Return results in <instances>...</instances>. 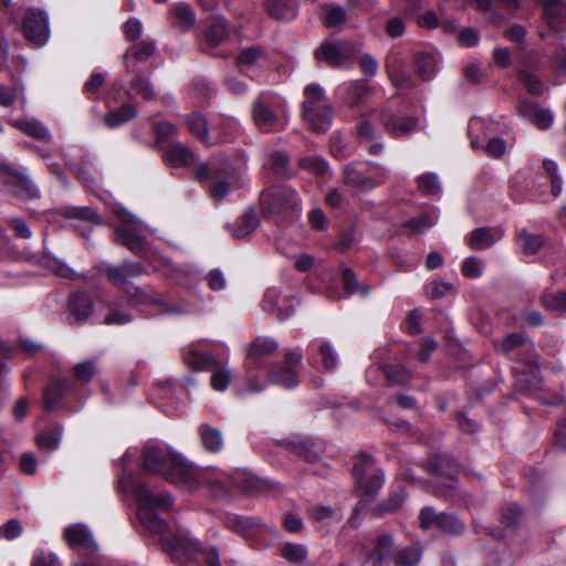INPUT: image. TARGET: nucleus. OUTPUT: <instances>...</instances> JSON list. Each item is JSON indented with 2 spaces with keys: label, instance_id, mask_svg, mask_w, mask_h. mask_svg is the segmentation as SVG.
Instances as JSON below:
<instances>
[{
  "label": "nucleus",
  "instance_id": "aec40b11",
  "mask_svg": "<svg viewBox=\"0 0 566 566\" xmlns=\"http://www.w3.org/2000/svg\"><path fill=\"white\" fill-rule=\"evenodd\" d=\"M423 468L430 474L446 476L451 481L446 490L437 491L438 496H451L453 481L460 472L458 463L449 454H434L427 460Z\"/></svg>",
  "mask_w": 566,
  "mask_h": 566
},
{
  "label": "nucleus",
  "instance_id": "bf43d9fd",
  "mask_svg": "<svg viewBox=\"0 0 566 566\" xmlns=\"http://www.w3.org/2000/svg\"><path fill=\"white\" fill-rule=\"evenodd\" d=\"M518 238L522 242L523 252L528 255L537 253L545 243L543 235L533 234L526 230L521 231Z\"/></svg>",
  "mask_w": 566,
  "mask_h": 566
},
{
  "label": "nucleus",
  "instance_id": "b1692460",
  "mask_svg": "<svg viewBox=\"0 0 566 566\" xmlns=\"http://www.w3.org/2000/svg\"><path fill=\"white\" fill-rule=\"evenodd\" d=\"M74 388L75 386L70 379H52L43 392L44 410L54 411L64 408L63 400Z\"/></svg>",
  "mask_w": 566,
  "mask_h": 566
},
{
  "label": "nucleus",
  "instance_id": "79ce46f5",
  "mask_svg": "<svg viewBox=\"0 0 566 566\" xmlns=\"http://www.w3.org/2000/svg\"><path fill=\"white\" fill-rule=\"evenodd\" d=\"M157 45L154 40L145 39L138 42H135L124 54L123 61L125 63L126 70L129 71V66L127 64L128 55H132L139 62H145L149 60L156 52Z\"/></svg>",
  "mask_w": 566,
  "mask_h": 566
},
{
  "label": "nucleus",
  "instance_id": "37998d69",
  "mask_svg": "<svg viewBox=\"0 0 566 566\" xmlns=\"http://www.w3.org/2000/svg\"><path fill=\"white\" fill-rule=\"evenodd\" d=\"M199 436L205 450L208 452L217 453L222 449L223 438L219 429L202 423L199 427Z\"/></svg>",
  "mask_w": 566,
  "mask_h": 566
},
{
  "label": "nucleus",
  "instance_id": "c756f323",
  "mask_svg": "<svg viewBox=\"0 0 566 566\" xmlns=\"http://www.w3.org/2000/svg\"><path fill=\"white\" fill-rule=\"evenodd\" d=\"M394 539L390 535L384 534L376 538L374 548L367 556V562L373 566H380L388 559H395L396 553Z\"/></svg>",
  "mask_w": 566,
  "mask_h": 566
},
{
  "label": "nucleus",
  "instance_id": "338daca9",
  "mask_svg": "<svg viewBox=\"0 0 566 566\" xmlns=\"http://www.w3.org/2000/svg\"><path fill=\"white\" fill-rule=\"evenodd\" d=\"M96 371V361L93 359L81 361L73 368L75 379L82 382H90Z\"/></svg>",
  "mask_w": 566,
  "mask_h": 566
},
{
  "label": "nucleus",
  "instance_id": "13d9d810",
  "mask_svg": "<svg viewBox=\"0 0 566 566\" xmlns=\"http://www.w3.org/2000/svg\"><path fill=\"white\" fill-rule=\"evenodd\" d=\"M281 555L292 564H302L307 557V549L302 544L286 543L281 548Z\"/></svg>",
  "mask_w": 566,
  "mask_h": 566
},
{
  "label": "nucleus",
  "instance_id": "a878e982",
  "mask_svg": "<svg viewBox=\"0 0 566 566\" xmlns=\"http://www.w3.org/2000/svg\"><path fill=\"white\" fill-rule=\"evenodd\" d=\"M279 349V344L271 338L258 337L249 347L245 365L266 367V358Z\"/></svg>",
  "mask_w": 566,
  "mask_h": 566
},
{
  "label": "nucleus",
  "instance_id": "6e6d98bb",
  "mask_svg": "<svg viewBox=\"0 0 566 566\" xmlns=\"http://www.w3.org/2000/svg\"><path fill=\"white\" fill-rule=\"evenodd\" d=\"M418 190L423 196H436L441 192V182L433 172H424L417 178Z\"/></svg>",
  "mask_w": 566,
  "mask_h": 566
},
{
  "label": "nucleus",
  "instance_id": "cd10ccee",
  "mask_svg": "<svg viewBox=\"0 0 566 566\" xmlns=\"http://www.w3.org/2000/svg\"><path fill=\"white\" fill-rule=\"evenodd\" d=\"M336 92L349 107H356L369 94L370 86L366 80H356L340 84Z\"/></svg>",
  "mask_w": 566,
  "mask_h": 566
},
{
  "label": "nucleus",
  "instance_id": "ddd939ff",
  "mask_svg": "<svg viewBox=\"0 0 566 566\" xmlns=\"http://www.w3.org/2000/svg\"><path fill=\"white\" fill-rule=\"evenodd\" d=\"M179 492H186L188 494H193L197 492L203 484H208L211 490H216L218 494L226 493L224 485L218 481L212 480L208 481L205 476V472L193 465L192 463L181 459L179 457Z\"/></svg>",
  "mask_w": 566,
  "mask_h": 566
},
{
  "label": "nucleus",
  "instance_id": "0e129e2a",
  "mask_svg": "<svg viewBox=\"0 0 566 566\" xmlns=\"http://www.w3.org/2000/svg\"><path fill=\"white\" fill-rule=\"evenodd\" d=\"M543 168L549 178L552 195L554 197H558L563 189V182L560 176L558 175L557 164L552 159H545L543 161Z\"/></svg>",
  "mask_w": 566,
  "mask_h": 566
},
{
  "label": "nucleus",
  "instance_id": "f3484780",
  "mask_svg": "<svg viewBox=\"0 0 566 566\" xmlns=\"http://www.w3.org/2000/svg\"><path fill=\"white\" fill-rule=\"evenodd\" d=\"M22 33L30 42L43 45L50 36L49 17L45 11L30 8L24 15Z\"/></svg>",
  "mask_w": 566,
  "mask_h": 566
},
{
  "label": "nucleus",
  "instance_id": "e2e57ef3",
  "mask_svg": "<svg viewBox=\"0 0 566 566\" xmlns=\"http://www.w3.org/2000/svg\"><path fill=\"white\" fill-rule=\"evenodd\" d=\"M356 134L360 142L373 143L380 138L377 129L374 127L368 117L363 115L356 125Z\"/></svg>",
  "mask_w": 566,
  "mask_h": 566
},
{
  "label": "nucleus",
  "instance_id": "e433bc0d",
  "mask_svg": "<svg viewBox=\"0 0 566 566\" xmlns=\"http://www.w3.org/2000/svg\"><path fill=\"white\" fill-rule=\"evenodd\" d=\"M10 124L23 134L38 140H50L52 135L49 128L36 118L13 119Z\"/></svg>",
  "mask_w": 566,
  "mask_h": 566
},
{
  "label": "nucleus",
  "instance_id": "20e7f679",
  "mask_svg": "<svg viewBox=\"0 0 566 566\" xmlns=\"http://www.w3.org/2000/svg\"><path fill=\"white\" fill-rule=\"evenodd\" d=\"M303 116L312 129L325 134L332 126L333 111L328 104L323 88L317 84H310L304 90Z\"/></svg>",
  "mask_w": 566,
  "mask_h": 566
},
{
  "label": "nucleus",
  "instance_id": "1a4fd4ad",
  "mask_svg": "<svg viewBox=\"0 0 566 566\" xmlns=\"http://www.w3.org/2000/svg\"><path fill=\"white\" fill-rule=\"evenodd\" d=\"M353 475L359 491L367 496L376 495L385 483V473L369 454H360L353 467Z\"/></svg>",
  "mask_w": 566,
  "mask_h": 566
},
{
  "label": "nucleus",
  "instance_id": "f8f14e48",
  "mask_svg": "<svg viewBox=\"0 0 566 566\" xmlns=\"http://www.w3.org/2000/svg\"><path fill=\"white\" fill-rule=\"evenodd\" d=\"M302 365V355L289 349L284 354V361L272 365L266 375L272 384L291 389L300 382L298 369Z\"/></svg>",
  "mask_w": 566,
  "mask_h": 566
},
{
  "label": "nucleus",
  "instance_id": "6e6552de",
  "mask_svg": "<svg viewBox=\"0 0 566 566\" xmlns=\"http://www.w3.org/2000/svg\"><path fill=\"white\" fill-rule=\"evenodd\" d=\"M284 101L272 92L260 93L252 102L251 116L254 125L262 132L272 130L280 120Z\"/></svg>",
  "mask_w": 566,
  "mask_h": 566
},
{
  "label": "nucleus",
  "instance_id": "6ab92c4d",
  "mask_svg": "<svg viewBox=\"0 0 566 566\" xmlns=\"http://www.w3.org/2000/svg\"><path fill=\"white\" fill-rule=\"evenodd\" d=\"M370 165L377 169L374 177L364 175L358 171L354 166L347 165L344 167L343 182L356 191H368L384 184L388 179V171L376 163Z\"/></svg>",
  "mask_w": 566,
  "mask_h": 566
},
{
  "label": "nucleus",
  "instance_id": "a19ab883",
  "mask_svg": "<svg viewBox=\"0 0 566 566\" xmlns=\"http://www.w3.org/2000/svg\"><path fill=\"white\" fill-rule=\"evenodd\" d=\"M380 370L391 386H407L412 378L411 371L406 366L399 364L381 365Z\"/></svg>",
  "mask_w": 566,
  "mask_h": 566
},
{
  "label": "nucleus",
  "instance_id": "5701e85b",
  "mask_svg": "<svg viewBox=\"0 0 566 566\" xmlns=\"http://www.w3.org/2000/svg\"><path fill=\"white\" fill-rule=\"evenodd\" d=\"M67 311L71 323L82 325L88 322L94 311V301L90 293L73 292L67 300Z\"/></svg>",
  "mask_w": 566,
  "mask_h": 566
},
{
  "label": "nucleus",
  "instance_id": "69168bd1",
  "mask_svg": "<svg viewBox=\"0 0 566 566\" xmlns=\"http://www.w3.org/2000/svg\"><path fill=\"white\" fill-rule=\"evenodd\" d=\"M300 166L317 176H324L328 171V164L326 160L317 156H305L301 158Z\"/></svg>",
  "mask_w": 566,
  "mask_h": 566
},
{
  "label": "nucleus",
  "instance_id": "f704fd0d",
  "mask_svg": "<svg viewBox=\"0 0 566 566\" xmlns=\"http://www.w3.org/2000/svg\"><path fill=\"white\" fill-rule=\"evenodd\" d=\"M185 126L188 132L206 145H212L210 140L209 125L207 118L199 112H192L185 117Z\"/></svg>",
  "mask_w": 566,
  "mask_h": 566
},
{
  "label": "nucleus",
  "instance_id": "39448f33",
  "mask_svg": "<svg viewBox=\"0 0 566 566\" xmlns=\"http://www.w3.org/2000/svg\"><path fill=\"white\" fill-rule=\"evenodd\" d=\"M142 459L145 472L176 483L177 455L168 446L160 442H148L144 447Z\"/></svg>",
  "mask_w": 566,
  "mask_h": 566
},
{
  "label": "nucleus",
  "instance_id": "09e8293b",
  "mask_svg": "<svg viewBox=\"0 0 566 566\" xmlns=\"http://www.w3.org/2000/svg\"><path fill=\"white\" fill-rule=\"evenodd\" d=\"M61 213L67 219H77L91 224L102 223L98 213L90 207L65 206L61 208Z\"/></svg>",
  "mask_w": 566,
  "mask_h": 566
},
{
  "label": "nucleus",
  "instance_id": "7c9ffc66",
  "mask_svg": "<svg viewBox=\"0 0 566 566\" xmlns=\"http://www.w3.org/2000/svg\"><path fill=\"white\" fill-rule=\"evenodd\" d=\"M413 71L421 81H431L438 73L437 56L431 52H416L413 54Z\"/></svg>",
  "mask_w": 566,
  "mask_h": 566
},
{
  "label": "nucleus",
  "instance_id": "4d7b16f0",
  "mask_svg": "<svg viewBox=\"0 0 566 566\" xmlns=\"http://www.w3.org/2000/svg\"><path fill=\"white\" fill-rule=\"evenodd\" d=\"M438 219L439 217L436 212H424L406 221L405 227L416 232H423L432 228L438 222Z\"/></svg>",
  "mask_w": 566,
  "mask_h": 566
},
{
  "label": "nucleus",
  "instance_id": "0eeeda50",
  "mask_svg": "<svg viewBox=\"0 0 566 566\" xmlns=\"http://www.w3.org/2000/svg\"><path fill=\"white\" fill-rule=\"evenodd\" d=\"M185 364L192 370H210L211 387L217 391H224L232 380L231 370L218 363L203 352L189 348L182 354Z\"/></svg>",
  "mask_w": 566,
  "mask_h": 566
},
{
  "label": "nucleus",
  "instance_id": "bb28decb",
  "mask_svg": "<svg viewBox=\"0 0 566 566\" xmlns=\"http://www.w3.org/2000/svg\"><path fill=\"white\" fill-rule=\"evenodd\" d=\"M153 402L165 413L174 416L176 408V390L171 380L158 381L151 392Z\"/></svg>",
  "mask_w": 566,
  "mask_h": 566
},
{
  "label": "nucleus",
  "instance_id": "603ef678",
  "mask_svg": "<svg viewBox=\"0 0 566 566\" xmlns=\"http://www.w3.org/2000/svg\"><path fill=\"white\" fill-rule=\"evenodd\" d=\"M422 556V551L418 545H412L395 553V566H418Z\"/></svg>",
  "mask_w": 566,
  "mask_h": 566
},
{
  "label": "nucleus",
  "instance_id": "680f3d73",
  "mask_svg": "<svg viewBox=\"0 0 566 566\" xmlns=\"http://www.w3.org/2000/svg\"><path fill=\"white\" fill-rule=\"evenodd\" d=\"M542 305L556 312H566V291H558L554 293H545L541 298Z\"/></svg>",
  "mask_w": 566,
  "mask_h": 566
},
{
  "label": "nucleus",
  "instance_id": "5fc2aeb1",
  "mask_svg": "<svg viewBox=\"0 0 566 566\" xmlns=\"http://www.w3.org/2000/svg\"><path fill=\"white\" fill-rule=\"evenodd\" d=\"M227 525L233 532L244 535L254 527L264 526L259 520L251 516L230 515L227 517Z\"/></svg>",
  "mask_w": 566,
  "mask_h": 566
},
{
  "label": "nucleus",
  "instance_id": "49530a36",
  "mask_svg": "<svg viewBox=\"0 0 566 566\" xmlns=\"http://www.w3.org/2000/svg\"><path fill=\"white\" fill-rule=\"evenodd\" d=\"M322 22L324 27L334 29L339 28L346 21L345 10L334 3H323L322 7Z\"/></svg>",
  "mask_w": 566,
  "mask_h": 566
},
{
  "label": "nucleus",
  "instance_id": "4be33fe9",
  "mask_svg": "<svg viewBox=\"0 0 566 566\" xmlns=\"http://www.w3.org/2000/svg\"><path fill=\"white\" fill-rule=\"evenodd\" d=\"M64 538L71 548L82 551L87 555H94L98 551L91 530L84 524L67 526L64 531Z\"/></svg>",
  "mask_w": 566,
  "mask_h": 566
},
{
  "label": "nucleus",
  "instance_id": "ea45409f",
  "mask_svg": "<svg viewBox=\"0 0 566 566\" xmlns=\"http://www.w3.org/2000/svg\"><path fill=\"white\" fill-rule=\"evenodd\" d=\"M107 313L103 318L105 325L122 326L130 323L134 317L122 301H113L107 304Z\"/></svg>",
  "mask_w": 566,
  "mask_h": 566
},
{
  "label": "nucleus",
  "instance_id": "c85d7f7f",
  "mask_svg": "<svg viewBox=\"0 0 566 566\" xmlns=\"http://www.w3.org/2000/svg\"><path fill=\"white\" fill-rule=\"evenodd\" d=\"M543 12L547 25L555 32L566 31V1L544 0Z\"/></svg>",
  "mask_w": 566,
  "mask_h": 566
},
{
  "label": "nucleus",
  "instance_id": "4468645a",
  "mask_svg": "<svg viewBox=\"0 0 566 566\" xmlns=\"http://www.w3.org/2000/svg\"><path fill=\"white\" fill-rule=\"evenodd\" d=\"M201 560L206 566H221L220 554L216 547L201 548L188 532L179 530V564L191 559Z\"/></svg>",
  "mask_w": 566,
  "mask_h": 566
},
{
  "label": "nucleus",
  "instance_id": "72a5a7b5",
  "mask_svg": "<svg viewBox=\"0 0 566 566\" xmlns=\"http://www.w3.org/2000/svg\"><path fill=\"white\" fill-rule=\"evenodd\" d=\"M266 10L275 20L291 21L298 13V4L296 0H266Z\"/></svg>",
  "mask_w": 566,
  "mask_h": 566
},
{
  "label": "nucleus",
  "instance_id": "c03bdc74",
  "mask_svg": "<svg viewBox=\"0 0 566 566\" xmlns=\"http://www.w3.org/2000/svg\"><path fill=\"white\" fill-rule=\"evenodd\" d=\"M268 59L266 51L263 46H250L243 49L237 56V63L241 72L248 71L251 66L255 65L260 61Z\"/></svg>",
  "mask_w": 566,
  "mask_h": 566
},
{
  "label": "nucleus",
  "instance_id": "dca6fc26",
  "mask_svg": "<svg viewBox=\"0 0 566 566\" xmlns=\"http://www.w3.org/2000/svg\"><path fill=\"white\" fill-rule=\"evenodd\" d=\"M379 119L385 130L392 137L410 135L419 125V119L401 111L385 108L379 113Z\"/></svg>",
  "mask_w": 566,
  "mask_h": 566
},
{
  "label": "nucleus",
  "instance_id": "864d4df0",
  "mask_svg": "<svg viewBox=\"0 0 566 566\" xmlns=\"http://www.w3.org/2000/svg\"><path fill=\"white\" fill-rule=\"evenodd\" d=\"M63 429L55 426L52 430L44 431L36 437V446L44 451H54L60 447Z\"/></svg>",
  "mask_w": 566,
  "mask_h": 566
},
{
  "label": "nucleus",
  "instance_id": "f257e3e1",
  "mask_svg": "<svg viewBox=\"0 0 566 566\" xmlns=\"http://www.w3.org/2000/svg\"><path fill=\"white\" fill-rule=\"evenodd\" d=\"M122 493L130 495L138 503L137 517L140 524L150 533L159 536L161 549L175 562L177 545L174 533L157 511L172 507L175 499L169 493L154 494L144 483L136 480L132 472L123 474L118 480Z\"/></svg>",
  "mask_w": 566,
  "mask_h": 566
},
{
  "label": "nucleus",
  "instance_id": "de8ad7c7",
  "mask_svg": "<svg viewBox=\"0 0 566 566\" xmlns=\"http://www.w3.org/2000/svg\"><path fill=\"white\" fill-rule=\"evenodd\" d=\"M229 35L226 20L223 18H214L210 21L206 29V42L211 46H217L223 42Z\"/></svg>",
  "mask_w": 566,
  "mask_h": 566
},
{
  "label": "nucleus",
  "instance_id": "c9c22d12",
  "mask_svg": "<svg viewBox=\"0 0 566 566\" xmlns=\"http://www.w3.org/2000/svg\"><path fill=\"white\" fill-rule=\"evenodd\" d=\"M7 191L21 200H33L40 197L39 188L24 172H22L14 182L7 187Z\"/></svg>",
  "mask_w": 566,
  "mask_h": 566
},
{
  "label": "nucleus",
  "instance_id": "052dcab7",
  "mask_svg": "<svg viewBox=\"0 0 566 566\" xmlns=\"http://www.w3.org/2000/svg\"><path fill=\"white\" fill-rule=\"evenodd\" d=\"M19 98L25 103L24 87L22 84H14L12 87H7L0 84V105L3 107L11 106Z\"/></svg>",
  "mask_w": 566,
  "mask_h": 566
},
{
  "label": "nucleus",
  "instance_id": "9d476101",
  "mask_svg": "<svg viewBox=\"0 0 566 566\" xmlns=\"http://www.w3.org/2000/svg\"><path fill=\"white\" fill-rule=\"evenodd\" d=\"M261 206L269 216L287 217L298 211L300 198L290 187L271 188L261 193Z\"/></svg>",
  "mask_w": 566,
  "mask_h": 566
},
{
  "label": "nucleus",
  "instance_id": "473e14b6",
  "mask_svg": "<svg viewBox=\"0 0 566 566\" xmlns=\"http://www.w3.org/2000/svg\"><path fill=\"white\" fill-rule=\"evenodd\" d=\"M260 224V219L253 209L247 210L234 223L228 224V230L237 240L250 235Z\"/></svg>",
  "mask_w": 566,
  "mask_h": 566
},
{
  "label": "nucleus",
  "instance_id": "3c124183",
  "mask_svg": "<svg viewBox=\"0 0 566 566\" xmlns=\"http://www.w3.org/2000/svg\"><path fill=\"white\" fill-rule=\"evenodd\" d=\"M406 499H407V491H406L405 486L399 485L390 493V495L388 496L387 500H385L378 504V506L376 509L377 513L379 515L392 513V512L397 511L402 505V503L405 502Z\"/></svg>",
  "mask_w": 566,
  "mask_h": 566
},
{
  "label": "nucleus",
  "instance_id": "423d86ee",
  "mask_svg": "<svg viewBox=\"0 0 566 566\" xmlns=\"http://www.w3.org/2000/svg\"><path fill=\"white\" fill-rule=\"evenodd\" d=\"M117 217L122 226L114 228L115 241L127 248L132 253L145 258L147 255V242L142 234V222L136 216L126 209H119Z\"/></svg>",
  "mask_w": 566,
  "mask_h": 566
},
{
  "label": "nucleus",
  "instance_id": "774afa93",
  "mask_svg": "<svg viewBox=\"0 0 566 566\" xmlns=\"http://www.w3.org/2000/svg\"><path fill=\"white\" fill-rule=\"evenodd\" d=\"M32 566H62L55 553H46L44 549L39 548L34 552L31 560Z\"/></svg>",
  "mask_w": 566,
  "mask_h": 566
},
{
  "label": "nucleus",
  "instance_id": "a211bd4d",
  "mask_svg": "<svg viewBox=\"0 0 566 566\" xmlns=\"http://www.w3.org/2000/svg\"><path fill=\"white\" fill-rule=\"evenodd\" d=\"M155 144L163 151V159L167 166L177 168V129L167 122H158L153 127Z\"/></svg>",
  "mask_w": 566,
  "mask_h": 566
},
{
  "label": "nucleus",
  "instance_id": "2eb2a0df",
  "mask_svg": "<svg viewBox=\"0 0 566 566\" xmlns=\"http://www.w3.org/2000/svg\"><path fill=\"white\" fill-rule=\"evenodd\" d=\"M419 523L422 530H428L430 527H437L440 532L457 536L463 533L465 528V524L458 516L451 513H436V511L426 506L421 510L419 515Z\"/></svg>",
  "mask_w": 566,
  "mask_h": 566
},
{
  "label": "nucleus",
  "instance_id": "393cba45",
  "mask_svg": "<svg viewBox=\"0 0 566 566\" xmlns=\"http://www.w3.org/2000/svg\"><path fill=\"white\" fill-rule=\"evenodd\" d=\"M285 449L307 462L317 461L325 453L323 442L310 438H296L284 442Z\"/></svg>",
  "mask_w": 566,
  "mask_h": 566
},
{
  "label": "nucleus",
  "instance_id": "9b49d317",
  "mask_svg": "<svg viewBox=\"0 0 566 566\" xmlns=\"http://www.w3.org/2000/svg\"><path fill=\"white\" fill-rule=\"evenodd\" d=\"M359 52L355 42L335 41L323 42L315 51V57L329 67L342 69L350 63Z\"/></svg>",
  "mask_w": 566,
  "mask_h": 566
},
{
  "label": "nucleus",
  "instance_id": "a18cd8bd",
  "mask_svg": "<svg viewBox=\"0 0 566 566\" xmlns=\"http://www.w3.org/2000/svg\"><path fill=\"white\" fill-rule=\"evenodd\" d=\"M137 116V109L132 104H124L119 108L109 112L104 117V123L108 128H116Z\"/></svg>",
  "mask_w": 566,
  "mask_h": 566
},
{
  "label": "nucleus",
  "instance_id": "f03ea898",
  "mask_svg": "<svg viewBox=\"0 0 566 566\" xmlns=\"http://www.w3.org/2000/svg\"><path fill=\"white\" fill-rule=\"evenodd\" d=\"M145 272L146 270L140 262L124 261L120 264H109L105 268L108 281L123 290L129 296L132 305L146 316L168 312L169 307L163 300L155 298L140 287L130 284V279L138 277Z\"/></svg>",
  "mask_w": 566,
  "mask_h": 566
},
{
  "label": "nucleus",
  "instance_id": "2f4dec72",
  "mask_svg": "<svg viewBox=\"0 0 566 566\" xmlns=\"http://www.w3.org/2000/svg\"><path fill=\"white\" fill-rule=\"evenodd\" d=\"M502 238V232L493 228H476L467 237L468 245L475 251H482L492 247Z\"/></svg>",
  "mask_w": 566,
  "mask_h": 566
},
{
  "label": "nucleus",
  "instance_id": "7ed1b4c3",
  "mask_svg": "<svg viewBox=\"0 0 566 566\" xmlns=\"http://www.w3.org/2000/svg\"><path fill=\"white\" fill-rule=\"evenodd\" d=\"M496 349L507 356L511 360L524 363L521 369L522 377L518 386L522 391L535 396L543 388V379L539 376L537 354L534 343L523 333L507 334Z\"/></svg>",
  "mask_w": 566,
  "mask_h": 566
},
{
  "label": "nucleus",
  "instance_id": "8fccbe9b",
  "mask_svg": "<svg viewBox=\"0 0 566 566\" xmlns=\"http://www.w3.org/2000/svg\"><path fill=\"white\" fill-rule=\"evenodd\" d=\"M130 87L145 101H155L156 93L149 80V74L145 72H137L130 81Z\"/></svg>",
  "mask_w": 566,
  "mask_h": 566
},
{
  "label": "nucleus",
  "instance_id": "412c9836",
  "mask_svg": "<svg viewBox=\"0 0 566 566\" xmlns=\"http://www.w3.org/2000/svg\"><path fill=\"white\" fill-rule=\"evenodd\" d=\"M192 177L198 181L210 179L209 192L211 198L216 201L223 200L230 192L231 187L228 177L223 172L221 174L217 169L209 167L207 164L197 165L196 169H193Z\"/></svg>",
  "mask_w": 566,
  "mask_h": 566
},
{
  "label": "nucleus",
  "instance_id": "4c0bfd02",
  "mask_svg": "<svg viewBox=\"0 0 566 566\" xmlns=\"http://www.w3.org/2000/svg\"><path fill=\"white\" fill-rule=\"evenodd\" d=\"M245 368V388L241 389L240 392H247V394H258L263 391L266 386L268 381L264 377V371L269 370L266 367H251L247 366L244 364Z\"/></svg>",
  "mask_w": 566,
  "mask_h": 566
},
{
  "label": "nucleus",
  "instance_id": "58836bf2",
  "mask_svg": "<svg viewBox=\"0 0 566 566\" xmlns=\"http://www.w3.org/2000/svg\"><path fill=\"white\" fill-rule=\"evenodd\" d=\"M518 111L542 129L548 128L553 123V114L548 109L539 108L534 103L524 102L520 105Z\"/></svg>",
  "mask_w": 566,
  "mask_h": 566
}]
</instances>
